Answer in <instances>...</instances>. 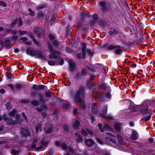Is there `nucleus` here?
<instances>
[{
	"instance_id": "f257e3e1",
	"label": "nucleus",
	"mask_w": 155,
	"mask_h": 155,
	"mask_svg": "<svg viewBox=\"0 0 155 155\" xmlns=\"http://www.w3.org/2000/svg\"><path fill=\"white\" fill-rule=\"evenodd\" d=\"M85 95L84 88L82 86H80L78 90L76 92L74 98L75 102H78L81 103L80 107L82 109L85 108L86 105L81 97H84Z\"/></svg>"
},
{
	"instance_id": "f03ea898",
	"label": "nucleus",
	"mask_w": 155,
	"mask_h": 155,
	"mask_svg": "<svg viewBox=\"0 0 155 155\" xmlns=\"http://www.w3.org/2000/svg\"><path fill=\"white\" fill-rule=\"evenodd\" d=\"M154 103V102L153 101H147L143 105L139 106L137 109H138L140 114L143 115H146L150 111V110L149 109L148 107L152 105Z\"/></svg>"
},
{
	"instance_id": "7ed1b4c3",
	"label": "nucleus",
	"mask_w": 155,
	"mask_h": 155,
	"mask_svg": "<svg viewBox=\"0 0 155 155\" xmlns=\"http://www.w3.org/2000/svg\"><path fill=\"white\" fill-rule=\"evenodd\" d=\"M48 46L50 53L49 57L51 59L54 58L56 59L59 58L60 52L59 51L54 50L52 46L48 44Z\"/></svg>"
},
{
	"instance_id": "20e7f679",
	"label": "nucleus",
	"mask_w": 155,
	"mask_h": 155,
	"mask_svg": "<svg viewBox=\"0 0 155 155\" xmlns=\"http://www.w3.org/2000/svg\"><path fill=\"white\" fill-rule=\"evenodd\" d=\"M82 52L77 54L76 55L77 57L79 59L83 58L85 56V52L86 45L85 43H83L82 44Z\"/></svg>"
},
{
	"instance_id": "39448f33",
	"label": "nucleus",
	"mask_w": 155,
	"mask_h": 155,
	"mask_svg": "<svg viewBox=\"0 0 155 155\" xmlns=\"http://www.w3.org/2000/svg\"><path fill=\"white\" fill-rule=\"evenodd\" d=\"M39 140V139L38 138H34L31 145V146H27V149L28 150L30 151H33V148H35L36 147V145L35 143H37Z\"/></svg>"
},
{
	"instance_id": "423d86ee",
	"label": "nucleus",
	"mask_w": 155,
	"mask_h": 155,
	"mask_svg": "<svg viewBox=\"0 0 155 155\" xmlns=\"http://www.w3.org/2000/svg\"><path fill=\"white\" fill-rule=\"evenodd\" d=\"M119 0H109L108 2L110 8L112 9H115L117 7L116 2Z\"/></svg>"
},
{
	"instance_id": "0eeeda50",
	"label": "nucleus",
	"mask_w": 155,
	"mask_h": 155,
	"mask_svg": "<svg viewBox=\"0 0 155 155\" xmlns=\"http://www.w3.org/2000/svg\"><path fill=\"white\" fill-rule=\"evenodd\" d=\"M96 95L98 96L99 101L100 102H103L106 99L104 94L102 92H97L96 93Z\"/></svg>"
},
{
	"instance_id": "6e6552de",
	"label": "nucleus",
	"mask_w": 155,
	"mask_h": 155,
	"mask_svg": "<svg viewBox=\"0 0 155 155\" xmlns=\"http://www.w3.org/2000/svg\"><path fill=\"white\" fill-rule=\"evenodd\" d=\"M32 88L33 89L38 91L44 89L45 86L43 85H38L35 84L33 85Z\"/></svg>"
},
{
	"instance_id": "1a4fd4ad",
	"label": "nucleus",
	"mask_w": 155,
	"mask_h": 155,
	"mask_svg": "<svg viewBox=\"0 0 155 155\" xmlns=\"http://www.w3.org/2000/svg\"><path fill=\"white\" fill-rule=\"evenodd\" d=\"M55 143L57 146L61 147L62 149L64 150H66L67 149V146L65 143H61V142L56 141L55 142Z\"/></svg>"
},
{
	"instance_id": "9d476101",
	"label": "nucleus",
	"mask_w": 155,
	"mask_h": 155,
	"mask_svg": "<svg viewBox=\"0 0 155 155\" xmlns=\"http://www.w3.org/2000/svg\"><path fill=\"white\" fill-rule=\"evenodd\" d=\"M38 58H39L41 59L46 60V57L43 54L42 52L39 50H37V55Z\"/></svg>"
},
{
	"instance_id": "9b49d317",
	"label": "nucleus",
	"mask_w": 155,
	"mask_h": 155,
	"mask_svg": "<svg viewBox=\"0 0 155 155\" xmlns=\"http://www.w3.org/2000/svg\"><path fill=\"white\" fill-rule=\"evenodd\" d=\"M81 132L82 134L84 136H86L87 134L88 133L90 134L91 135H92L93 134V132L91 131V130L86 129H82L81 130Z\"/></svg>"
},
{
	"instance_id": "f8f14e48",
	"label": "nucleus",
	"mask_w": 155,
	"mask_h": 155,
	"mask_svg": "<svg viewBox=\"0 0 155 155\" xmlns=\"http://www.w3.org/2000/svg\"><path fill=\"white\" fill-rule=\"evenodd\" d=\"M37 51H35L34 50H31L30 48L27 49L26 53L32 56L37 55Z\"/></svg>"
},
{
	"instance_id": "ddd939ff",
	"label": "nucleus",
	"mask_w": 155,
	"mask_h": 155,
	"mask_svg": "<svg viewBox=\"0 0 155 155\" xmlns=\"http://www.w3.org/2000/svg\"><path fill=\"white\" fill-rule=\"evenodd\" d=\"M138 137V134L135 130H133L130 138L133 140H135Z\"/></svg>"
},
{
	"instance_id": "4468645a",
	"label": "nucleus",
	"mask_w": 155,
	"mask_h": 155,
	"mask_svg": "<svg viewBox=\"0 0 155 155\" xmlns=\"http://www.w3.org/2000/svg\"><path fill=\"white\" fill-rule=\"evenodd\" d=\"M20 40H22L24 41L23 43L25 45H31L32 44V41H28V38L26 37H21L20 39Z\"/></svg>"
},
{
	"instance_id": "2eb2a0df",
	"label": "nucleus",
	"mask_w": 155,
	"mask_h": 155,
	"mask_svg": "<svg viewBox=\"0 0 155 155\" xmlns=\"http://www.w3.org/2000/svg\"><path fill=\"white\" fill-rule=\"evenodd\" d=\"M86 145L88 147H91L94 143V141L91 139H86L85 140Z\"/></svg>"
},
{
	"instance_id": "dca6fc26",
	"label": "nucleus",
	"mask_w": 155,
	"mask_h": 155,
	"mask_svg": "<svg viewBox=\"0 0 155 155\" xmlns=\"http://www.w3.org/2000/svg\"><path fill=\"white\" fill-rule=\"evenodd\" d=\"M16 117L17 118L16 121L13 120H9L8 121L7 124L8 125H14L17 123V122L18 121V118L20 117V116L19 115H17L16 116Z\"/></svg>"
},
{
	"instance_id": "f3484780",
	"label": "nucleus",
	"mask_w": 155,
	"mask_h": 155,
	"mask_svg": "<svg viewBox=\"0 0 155 155\" xmlns=\"http://www.w3.org/2000/svg\"><path fill=\"white\" fill-rule=\"evenodd\" d=\"M122 49L121 47L119 45H116V48L114 50V54H119L122 52Z\"/></svg>"
},
{
	"instance_id": "a211bd4d",
	"label": "nucleus",
	"mask_w": 155,
	"mask_h": 155,
	"mask_svg": "<svg viewBox=\"0 0 155 155\" xmlns=\"http://www.w3.org/2000/svg\"><path fill=\"white\" fill-rule=\"evenodd\" d=\"M69 64L70 66V70L71 71H73L75 68V64L72 60L69 61Z\"/></svg>"
},
{
	"instance_id": "6ab92c4d",
	"label": "nucleus",
	"mask_w": 155,
	"mask_h": 155,
	"mask_svg": "<svg viewBox=\"0 0 155 155\" xmlns=\"http://www.w3.org/2000/svg\"><path fill=\"white\" fill-rule=\"evenodd\" d=\"M114 129L117 131H120L121 129V126L120 123H115L113 124Z\"/></svg>"
},
{
	"instance_id": "aec40b11",
	"label": "nucleus",
	"mask_w": 155,
	"mask_h": 155,
	"mask_svg": "<svg viewBox=\"0 0 155 155\" xmlns=\"http://www.w3.org/2000/svg\"><path fill=\"white\" fill-rule=\"evenodd\" d=\"M75 135L77 137L76 140L77 142L81 143L83 141V138L80 134L76 133H75Z\"/></svg>"
},
{
	"instance_id": "412c9836",
	"label": "nucleus",
	"mask_w": 155,
	"mask_h": 155,
	"mask_svg": "<svg viewBox=\"0 0 155 155\" xmlns=\"http://www.w3.org/2000/svg\"><path fill=\"white\" fill-rule=\"evenodd\" d=\"M97 103L96 102L93 103V105L92 106V109L93 112L95 114H98V111L97 110V107H96Z\"/></svg>"
},
{
	"instance_id": "4be33fe9",
	"label": "nucleus",
	"mask_w": 155,
	"mask_h": 155,
	"mask_svg": "<svg viewBox=\"0 0 155 155\" xmlns=\"http://www.w3.org/2000/svg\"><path fill=\"white\" fill-rule=\"evenodd\" d=\"M58 60L54 61L55 65L58 64L60 65H62L64 64V60L62 58L59 59V58H58Z\"/></svg>"
},
{
	"instance_id": "5701e85b",
	"label": "nucleus",
	"mask_w": 155,
	"mask_h": 155,
	"mask_svg": "<svg viewBox=\"0 0 155 155\" xmlns=\"http://www.w3.org/2000/svg\"><path fill=\"white\" fill-rule=\"evenodd\" d=\"M103 129L104 130H108L110 131H113V130L110 126L105 124L103 126Z\"/></svg>"
},
{
	"instance_id": "b1692460",
	"label": "nucleus",
	"mask_w": 155,
	"mask_h": 155,
	"mask_svg": "<svg viewBox=\"0 0 155 155\" xmlns=\"http://www.w3.org/2000/svg\"><path fill=\"white\" fill-rule=\"evenodd\" d=\"M22 133L25 136H29L30 135V133L29 130L27 129L23 130Z\"/></svg>"
},
{
	"instance_id": "393cba45",
	"label": "nucleus",
	"mask_w": 155,
	"mask_h": 155,
	"mask_svg": "<svg viewBox=\"0 0 155 155\" xmlns=\"http://www.w3.org/2000/svg\"><path fill=\"white\" fill-rule=\"evenodd\" d=\"M107 105L104 106L102 110V112L103 113L101 115V116L102 117V115H105L107 113Z\"/></svg>"
},
{
	"instance_id": "a878e982",
	"label": "nucleus",
	"mask_w": 155,
	"mask_h": 155,
	"mask_svg": "<svg viewBox=\"0 0 155 155\" xmlns=\"http://www.w3.org/2000/svg\"><path fill=\"white\" fill-rule=\"evenodd\" d=\"M38 95L39 97V100L40 101L43 103H45L46 101L43 98V94L41 93H39L38 94Z\"/></svg>"
},
{
	"instance_id": "bb28decb",
	"label": "nucleus",
	"mask_w": 155,
	"mask_h": 155,
	"mask_svg": "<svg viewBox=\"0 0 155 155\" xmlns=\"http://www.w3.org/2000/svg\"><path fill=\"white\" fill-rule=\"evenodd\" d=\"M102 117L104 118H105L108 120H111L113 119V117L110 115H102Z\"/></svg>"
},
{
	"instance_id": "cd10ccee",
	"label": "nucleus",
	"mask_w": 155,
	"mask_h": 155,
	"mask_svg": "<svg viewBox=\"0 0 155 155\" xmlns=\"http://www.w3.org/2000/svg\"><path fill=\"white\" fill-rule=\"evenodd\" d=\"M79 122L77 120H76L73 125V128L74 129H76L79 126Z\"/></svg>"
},
{
	"instance_id": "c85d7f7f",
	"label": "nucleus",
	"mask_w": 155,
	"mask_h": 155,
	"mask_svg": "<svg viewBox=\"0 0 155 155\" xmlns=\"http://www.w3.org/2000/svg\"><path fill=\"white\" fill-rule=\"evenodd\" d=\"M116 48V46L111 45L107 47V49L108 50H111L115 49Z\"/></svg>"
},
{
	"instance_id": "c756f323",
	"label": "nucleus",
	"mask_w": 155,
	"mask_h": 155,
	"mask_svg": "<svg viewBox=\"0 0 155 155\" xmlns=\"http://www.w3.org/2000/svg\"><path fill=\"white\" fill-rule=\"evenodd\" d=\"M19 150H16L15 149H13L12 150L11 153L13 155H18L19 154Z\"/></svg>"
},
{
	"instance_id": "7c9ffc66",
	"label": "nucleus",
	"mask_w": 155,
	"mask_h": 155,
	"mask_svg": "<svg viewBox=\"0 0 155 155\" xmlns=\"http://www.w3.org/2000/svg\"><path fill=\"white\" fill-rule=\"evenodd\" d=\"M151 118V116L149 115L147 116H145L143 117L142 120L145 122L148 121Z\"/></svg>"
},
{
	"instance_id": "2f4dec72",
	"label": "nucleus",
	"mask_w": 155,
	"mask_h": 155,
	"mask_svg": "<svg viewBox=\"0 0 155 155\" xmlns=\"http://www.w3.org/2000/svg\"><path fill=\"white\" fill-rule=\"evenodd\" d=\"M87 70L85 68H83L81 72V74L83 76H85L87 75Z\"/></svg>"
},
{
	"instance_id": "473e14b6",
	"label": "nucleus",
	"mask_w": 155,
	"mask_h": 155,
	"mask_svg": "<svg viewBox=\"0 0 155 155\" xmlns=\"http://www.w3.org/2000/svg\"><path fill=\"white\" fill-rule=\"evenodd\" d=\"M16 112L15 109H13L12 112H10L9 113V114L10 116L11 117H14L15 114L16 113Z\"/></svg>"
},
{
	"instance_id": "72a5a7b5",
	"label": "nucleus",
	"mask_w": 155,
	"mask_h": 155,
	"mask_svg": "<svg viewBox=\"0 0 155 155\" xmlns=\"http://www.w3.org/2000/svg\"><path fill=\"white\" fill-rule=\"evenodd\" d=\"M99 4L100 6L102 8H104L106 5V3L104 2H99Z\"/></svg>"
},
{
	"instance_id": "f704fd0d",
	"label": "nucleus",
	"mask_w": 155,
	"mask_h": 155,
	"mask_svg": "<svg viewBox=\"0 0 155 155\" xmlns=\"http://www.w3.org/2000/svg\"><path fill=\"white\" fill-rule=\"evenodd\" d=\"M117 32L116 30L114 29H113L110 31H109V33L110 35H113V34L115 35L117 33Z\"/></svg>"
},
{
	"instance_id": "c9c22d12",
	"label": "nucleus",
	"mask_w": 155,
	"mask_h": 155,
	"mask_svg": "<svg viewBox=\"0 0 155 155\" xmlns=\"http://www.w3.org/2000/svg\"><path fill=\"white\" fill-rule=\"evenodd\" d=\"M36 129L37 133H38V131H41V125L39 124L37 125V126L36 127Z\"/></svg>"
},
{
	"instance_id": "e433bc0d",
	"label": "nucleus",
	"mask_w": 155,
	"mask_h": 155,
	"mask_svg": "<svg viewBox=\"0 0 155 155\" xmlns=\"http://www.w3.org/2000/svg\"><path fill=\"white\" fill-rule=\"evenodd\" d=\"M15 88L18 90H20L23 87V85L20 84H17L15 87Z\"/></svg>"
},
{
	"instance_id": "4c0bfd02",
	"label": "nucleus",
	"mask_w": 155,
	"mask_h": 155,
	"mask_svg": "<svg viewBox=\"0 0 155 155\" xmlns=\"http://www.w3.org/2000/svg\"><path fill=\"white\" fill-rule=\"evenodd\" d=\"M31 104L34 105L38 106L39 104V102L37 100H34L32 101Z\"/></svg>"
},
{
	"instance_id": "58836bf2",
	"label": "nucleus",
	"mask_w": 155,
	"mask_h": 155,
	"mask_svg": "<svg viewBox=\"0 0 155 155\" xmlns=\"http://www.w3.org/2000/svg\"><path fill=\"white\" fill-rule=\"evenodd\" d=\"M6 107L8 110H10L12 108V104L10 102H8L6 104Z\"/></svg>"
},
{
	"instance_id": "ea45409f",
	"label": "nucleus",
	"mask_w": 155,
	"mask_h": 155,
	"mask_svg": "<svg viewBox=\"0 0 155 155\" xmlns=\"http://www.w3.org/2000/svg\"><path fill=\"white\" fill-rule=\"evenodd\" d=\"M19 34L20 35H22L24 34H26L27 33V32L26 31H23L22 30H20L18 32Z\"/></svg>"
},
{
	"instance_id": "a19ab883",
	"label": "nucleus",
	"mask_w": 155,
	"mask_h": 155,
	"mask_svg": "<svg viewBox=\"0 0 155 155\" xmlns=\"http://www.w3.org/2000/svg\"><path fill=\"white\" fill-rule=\"evenodd\" d=\"M45 95L47 97H51V94L50 91L46 92L45 94Z\"/></svg>"
},
{
	"instance_id": "79ce46f5",
	"label": "nucleus",
	"mask_w": 155,
	"mask_h": 155,
	"mask_svg": "<svg viewBox=\"0 0 155 155\" xmlns=\"http://www.w3.org/2000/svg\"><path fill=\"white\" fill-rule=\"evenodd\" d=\"M68 150L71 152L72 153H75L76 151V150L72 147H69L68 148Z\"/></svg>"
},
{
	"instance_id": "37998d69",
	"label": "nucleus",
	"mask_w": 155,
	"mask_h": 155,
	"mask_svg": "<svg viewBox=\"0 0 155 155\" xmlns=\"http://www.w3.org/2000/svg\"><path fill=\"white\" fill-rule=\"evenodd\" d=\"M117 137L118 139L119 142L120 143H121L123 140L122 137L120 135L118 134L117 135Z\"/></svg>"
},
{
	"instance_id": "c03bdc74",
	"label": "nucleus",
	"mask_w": 155,
	"mask_h": 155,
	"mask_svg": "<svg viewBox=\"0 0 155 155\" xmlns=\"http://www.w3.org/2000/svg\"><path fill=\"white\" fill-rule=\"evenodd\" d=\"M33 41H34V43L37 46H40L41 45L40 43L37 41L36 39H33Z\"/></svg>"
},
{
	"instance_id": "a18cd8bd",
	"label": "nucleus",
	"mask_w": 155,
	"mask_h": 155,
	"mask_svg": "<svg viewBox=\"0 0 155 155\" xmlns=\"http://www.w3.org/2000/svg\"><path fill=\"white\" fill-rule=\"evenodd\" d=\"M54 61H48V64L50 66H54L55 65Z\"/></svg>"
},
{
	"instance_id": "49530a36",
	"label": "nucleus",
	"mask_w": 155,
	"mask_h": 155,
	"mask_svg": "<svg viewBox=\"0 0 155 155\" xmlns=\"http://www.w3.org/2000/svg\"><path fill=\"white\" fill-rule=\"evenodd\" d=\"M100 87L103 89L105 90L107 89V87L105 84H102L100 86Z\"/></svg>"
},
{
	"instance_id": "de8ad7c7",
	"label": "nucleus",
	"mask_w": 155,
	"mask_h": 155,
	"mask_svg": "<svg viewBox=\"0 0 155 155\" xmlns=\"http://www.w3.org/2000/svg\"><path fill=\"white\" fill-rule=\"evenodd\" d=\"M43 148V147L42 146H40L39 147H36L35 148H33L35 149L36 151H39L42 149Z\"/></svg>"
},
{
	"instance_id": "09e8293b",
	"label": "nucleus",
	"mask_w": 155,
	"mask_h": 155,
	"mask_svg": "<svg viewBox=\"0 0 155 155\" xmlns=\"http://www.w3.org/2000/svg\"><path fill=\"white\" fill-rule=\"evenodd\" d=\"M17 21L18 19L17 18L15 19V20L12 23L11 26L12 27H14L15 25L17 24Z\"/></svg>"
},
{
	"instance_id": "8fccbe9b",
	"label": "nucleus",
	"mask_w": 155,
	"mask_h": 155,
	"mask_svg": "<svg viewBox=\"0 0 155 155\" xmlns=\"http://www.w3.org/2000/svg\"><path fill=\"white\" fill-rule=\"evenodd\" d=\"M7 78H8V79H10L12 78L13 77V75L11 73H7Z\"/></svg>"
},
{
	"instance_id": "3c124183",
	"label": "nucleus",
	"mask_w": 155,
	"mask_h": 155,
	"mask_svg": "<svg viewBox=\"0 0 155 155\" xmlns=\"http://www.w3.org/2000/svg\"><path fill=\"white\" fill-rule=\"evenodd\" d=\"M48 143V142L47 141H44V140H42L41 142V144L45 146L47 145Z\"/></svg>"
},
{
	"instance_id": "603ef678",
	"label": "nucleus",
	"mask_w": 155,
	"mask_h": 155,
	"mask_svg": "<svg viewBox=\"0 0 155 155\" xmlns=\"http://www.w3.org/2000/svg\"><path fill=\"white\" fill-rule=\"evenodd\" d=\"M99 129H100V131L101 132H103V129H102V125L101 123H99L98 125Z\"/></svg>"
},
{
	"instance_id": "864d4df0",
	"label": "nucleus",
	"mask_w": 155,
	"mask_h": 155,
	"mask_svg": "<svg viewBox=\"0 0 155 155\" xmlns=\"http://www.w3.org/2000/svg\"><path fill=\"white\" fill-rule=\"evenodd\" d=\"M0 5L4 7H6L7 6L6 4L3 1H1L0 2Z\"/></svg>"
},
{
	"instance_id": "5fc2aeb1",
	"label": "nucleus",
	"mask_w": 155,
	"mask_h": 155,
	"mask_svg": "<svg viewBox=\"0 0 155 155\" xmlns=\"http://www.w3.org/2000/svg\"><path fill=\"white\" fill-rule=\"evenodd\" d=\"M105 97L106 98H110L111 97V95L109 93H107L106 94Z\"/></svg>"
},
{
	"instance_id": "6e6d98bb",
	"label": "nucleus",
	"mask_w": 155,
	"mask_h": 155,
	"mask_svg": "<svg viewBox=\"0 0 155 155\" xmlns=\"http://www.w3.org/2000/svg\"><path fill=\"white\" fill-rule=\"evenodd\" d=\"M28 11L29 12V14L31 15H33L34 14V11H33L30 8H29L28 9Z\"/></svg>"
},
{
	"instance_id": "4d7b16f0",
	"label": "nucleus",
	"mask_w": 155,
	"mask_h": 155,
	"mask_svg": "<svg viewBox=\"0 0 155 155\" xmlns=\"http://www.w3.org/2000/svg\"><path fill=\"white\" fill-rule=\"evenodd\" d=\"M29 37L32 39L33 41V39H35L34 35L32 33H30L29 34Z\"/></svg>"
},
{
	"instance_id": "13d9d810",
	"label": "nucleus",
	"mask_w": 155,
	"mask_h": 155,
	"mask_svg": "<svg viewBox=\"0 0 155 155\" xmlns=\"http://www.w3.org/2000/svg\"><path fill=\"white\" fill-rule=\"evenodd\" d=\"M22 25V20L21 19H19L18 22V25L19 27H20Z\"/></svg>"
},
{
	"instance_id": "bf43d9fd",
	"label": "nucleus",
	"mask_w": 155,
	"mask_h": 155,
	"mask_svg": "<svg viewBox=\"0 0 155 155\" xmlns=\"http://www.w3.org/2000/svg\"><path fill=\"white\" fill-rule=\"evenodd\" d=\"M97 141L100 144L102 145L103 144V142L99 138H97Z\"/></svg>"
},
{
	"instance_id": "052dcab7",
	"label": "nucleus",
	"mask_w": 155,
	"mask_h": 155,
	"mask_svg": "<svg viewBox=\"0 0 155 155\" xmlns=\"http://www.w3.org/2000/svg\"><path fill=\"white\" fill-rule=\"evenodd\" d=\"M52 131V129L51 128H50L48 129L46 131V133L47 134H49L51 133Z\"/></svg>"
},
{
	"instance_id": "680f3d73",
	"label": "nucleus",
	"mask_w": 155,
	"mask_h": 155,
	"mask_svg": "<svg viewBox=\"0 0 155 155\" xmlns=\"http://www.w3.org/2000/svg\"><path fill=\"white\" fill-rule=\"evenodd\" d=\"M92 18L94 20H96L97 19V15L96 14H94L92 16Z\"/></svg>"
},
{
	"instance_id": "e2e57ef3",
	"label": "nucleus",
	"mask_w": 155,
	"mask_h": 155,
	"mask_svg": "<svg viewBox=\"0 0 155 155\" xmlns=\"http://www.w3.org/2000/svg\"><path fill=\"white\" fill-rule=\"evenodd\" d=\"M66 52L68 53L69 54H70L71 53V51L70 48L69 47H66Z\"/></svg>"
},
{
	"instance_id": "0e129e2a",
	"label": "nucleus",
	"mask_w": 155,
	"mask_h": 155,
	"mask_svg": "<svg viewBox=\"0 0 155 155\" xmlns=\"http://www.w3.org/2000/svg\"><path fill=\"white\" fill-rule=\"evenodd\" d=\"M85 51H86V52L89 55H92V53L91 51L89 49L86 50Z\"/></svg>"
},
{
	"instance_id": "69168bd1",
	"label": "nucleus",
	"mask_w": 155,
	"mask_h": 155,
	"mask_svg": "<svg viewBox=\"0 0 155 155\" xmlns=\"http://www.w3.org/2000/svg\"><path fill=\"white\" fill-rule=\"evenodd\" d=\"M63 128H64V130H65V131H67L68 130V127L67 125H64L63 127Z\"/></svg>"
},
{
	"instance_id": "338daca9",
	"label": "nucleus",
	"mask_w": 155,
	"mask_h": 155,
	"mask_svg": "<svg viewBox=\"0 0 155 155\" xmlns=\"http://www.w3.org/2000/svg\"><path fill=\"white\" fill-rule=\"evenodd\" d=\"M109 141L110 142H112V143H116V141L113 139H112L111 138H109Z\"/></svg>"
},
{
	"instance_id": "774afa93",
	"label": "nucleus",
	"mask_w": 155,
	"mask_h": 155,
	"mask_svg": "<svg viewBox=\"0 0 155 155\" xmlns=\"http://www.w3.org/2000/svg\"><path fill=\"white\" fill-rule=\"evenodd\" d=\"M49 37L50 39L51 40H53L54 38V36L53 35H51V34H50L49 35Z\"/></svg>"
}]
</instances>
